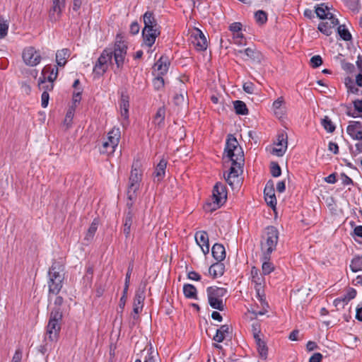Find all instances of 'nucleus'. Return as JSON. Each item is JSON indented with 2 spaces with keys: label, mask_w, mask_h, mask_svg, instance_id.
<instances>
[{
  "label": "nucleus",
  "mask_w": 362,
  "mask_h": 362,
  "mask_svg": "<svg viewBox=\"0 0 362 362\" xmlns=\"http://www.w3.org/2000/svg\"><path fill=\"white\" fill-rule=\"evenodd\" d=\"M64 265L59 262L54 260L48 272L49 280L47 285L49 294L57 295L60 292L64 279Z\"/></svg>",
  "instance_id": "f257e3e1"
},
{
  "label": "nucleus",
  "mask_w": 362,
  "mask_h": 362,
  "mask_svg": "<svg viewBox=\"0 0 362 362\" xmlns=\"http://www.w3.org/2000/svg\"><path fill=\"white\" fill-rule=\"evenodd\" d=\"M223 159L225 163L232 162L235 164L244 162L243 151L233 134H229L226 139Z\"/></svg>",
  "instance_id": "f03ea898"
},
{
  "label": "nucleus",
  "mask_w": 362,
  "mask_h": 362,
  "mask_svg": "<svg viewBox=\"0 0 362 362\" xmlns=\"http://www.w3.org/2000/svg\"><path fill=\"white\" fill-rule=\"evenodd\" d=\"M63 314L60 308H54L49 314L47 334L51 341H57L61 330Z\"/></svg>",
  "instance_id": "7ed1b4c3"
},
{
  "label": "nucleus",
  "mask_w": 362,
  "mask_h": 362,
  "mask_svg": "<svg viewBox=\"0 0 362 362\" xmlns=\"http://www.w3.org/2000/svg\"><path fill=\"white\" fill-rule=\"evenodd\" d=\"M227 199L226 187L222 182H216L212 191L211 202L204 206L206 211H214L220 208Z\"/></svg>",
  "instance_id": "20e7f679"
},
{
  "label": "nucleus",
  "mask_w": 362,
  "mask_h": 362,
  "mask_svg": "<svg viewBox=\"0 0 362 362\" xmlns=\"http://www.w3.org/2000/svg\"><path fill=\"white\" fill-rule=\"evenodd\" d=\"M278 240V229L273 226L267 227L265 229V234L262 237V240L261 242V248L263 254H266V255H271L272 252L276 250Z\"/></svg>",
  "instance_id": "39448f33"
},
{
  "label": "nucleus",
  "mask_w": 362,
  "mask_h": 362,
  "mask_svg": "<svg viewBox=\"0 0 362 362\" xmlns=\"http://www.w3.org/2000/svg\"><path fill=\"white\" fill-rule=\"evenodd\" d=\"M206 293L209 305L214 309L223 311L224 304L222 298L226 295L227 289L216 286H209L206 288Z\"/></svg>",
  "instance_id": "423d86ee"
},
{
  "label": "nucleus",
  "mask_w": 362,
  "mask_h": 362,
  "mask_svg": "<svg viewBox=\"0 0 362 362\" xmlns=\"http://www.w3.org/2000/svg\"><path fill=\"white\" fill-rule=\"evenodd\" d=\"M142 180V172L140 170V163L136 160L132 164V170L129 179L127 191H129L130 199L135 197V193L140 187V183Z\"/></svg>",
  "instance_id": "0eeeda50"
},
{
  "label": "nucleus",
  "mask_w": 362,
  "mask_h": 362,
  "mask_svg": "<svg viewBox=\"0 0 362 362\" xmlns=\"http://www.w3.org/2000/svg\"><path fill=\"white\" fill-rule=\"evenodd\" d=\"M120 139V131L119 128H113L108 132L107 140L105 141L100 148V152L108 156L113 154L117 147Z\"/></svg>",
  "instance_id": "6e6552de"
},
{
  "label": "nucleus",
  "mask_w": 362,
  "mask_h": 362,
  "mask_svg": "<svg viewBox=\"0 0 362 362\" xmlns=\"http://www.w3.org/2000/svg\"><path fill=\"white\" fill-rule=\"evenodd\" d=\"M22 57L25 64L30 66H37L41 61L40 52L31 46L23 49Z\"/></svg>",
  "instance_id": "1a4fd4ad"
},
{
  "label": "nucleus",
  "mask_w": 362,
  "mask_h": 362,
  "mask_svg": "<svg viewBox=\"0 0 362 362\" xmlns=\"http://www.w3.org/2000/svg\"><path fill=\"white\" fill-rule=\"evenodd\" d=\"M234 54L236 57H241L243 60H252L260 62L262 55L259 51L255 47H247L244 49H235Z\"/></svg>",
  "instance_id": "9d476101"
},
{
  "label": "nucleus",
  "mask_w": 362,
  "mask_h": 362,
  "mask_svg": "<svg viewBox=\"0 0 362 362\" xmlns=\"http://www.w3.org/2000/svg\"><path fill=\"white\" fill-rule=\"evenodd\" d=\"M52 4L49 10V20L52 23L59 21L62 11L65 8L66 0H52Z\"/></svg>",
  "instance_id": "9b49d317"
},
{
  "label": "nucleus",
  "mask_w": 362,
  "mask_h": 362,
  "mask_svg": "<svg viewBox=\"0 0 362 362\" xmlns=\"http://www.w3.org/2000/svg\"><path fill=\"white\" fill-rule=\"evenodd\" d=\"M127 47L124 42H117L112 50V57L118 69H122L127 54Z\"/></svg>",
  "instance_id": "f8f14e48"
},
{
  "label": "nucleus",
  "mask_w": 362,
  "mask_h": 362,
  "mask_svg": "<svg viewBox=\"0 0 362 362\" xmlns=\"http://www.w3.org/2000/svg\"><path fill=\"white\" fill-rule=\"evenodd\" d=\"M264 196L267 205L274 209L276 206V198L275 196V190L274 182L272 180L267 181L264 189Z\"/></svg>",
  "instance_id": "ddd939ff"
},
{
  "label": "nucleus",
  "mask_w": 362,
  "mask_h": 362,
  "mask_svg": "<svg viewBox=\"0 0 362 362\" xmlns=\"http://www.w3.org/2000/svg\"><path fill=\"white\" fill-rule=\"evenodd\" d=\"M160 34V31L159 28H144L142 30V37L144 44L148 47H152Z\"/></svg>",
  "instance_id": "4468645a"
},
{
  "label": "nucleus",
  "mask_w": 362,
  "mask_h": 362,
  "mask_svg": "<svg viewBox=\"0 0 362 362\" xmlns=\"http://www.w3.org/2000/svg\"><path fill=\"white\" fill-rule=\"evenodd\" d=\"M192 43L195 48L199 51H204L207 47V41L203 33L197 29L195 32L191 35Z\"/></svg>",
  "instance_id": "2eb2a0df"
},
{
  "label": "nucleus",
  "mask_w": 362,
  "mask_h": 362,
  "mask_svg": "<svg viewBox=\"0 0 362 362\" xmlns=\"http://www.w3.org/2000/svg\"><path fill=\"white\" fill-rule=\"evenodd\" d=\"M347 134L354 140H362V123L358 121H351L346 128Z\"/></svg>",
  "instance_id": "dca6fc26"
},
{
  "label": "nucleus",
  "mask_w": 362,
  "mask_h": 362,
  "mask_svg": "<svg viewBox=\"0 0 362 362\" xmlns=\"http://www.w3.org/2000/svg\"><path fill=\"white\" fill-rule=\"evenodd\" d=\"M287 134L284 133H280L277 136V143L276 145L277 146H280V148H277V147L274 148L272 150V153L279 156L281 157L284 155L286 153V151L287 149Z\"/></svg>",
  "instance_id": "f3484780"
},
{
  "label": "nucleus",
  "mask_w": 362,
  "mask_h": 362,
  "mask_svg": "<svg viewBox=\"0 0 362 362\" xmlns=\"http://www.w3.org/2000/svg\"><path fill=\"white\" fill-rule=\"evenodd\" d=\"M230 163H231V165L229 168V171L227 175H224V177L228 184L230 186H233L235 181H238V180L239 171L240 170L242 172L241 168L243 163H242L241 164H235L232 163V162Z\"/></svg>",
  "instance_id": "a211bd4d"
},
{
  "label": "nucleus",
  "mask_w": 362,
  "mask_h": 362,
  "mask_svg": "<svg viewBox=\"0 0 362 362\" xmlns=\"http://www.w3.org/2000/svg\"><path fill=\"white\" fill-rule=\"evenodd\" d=\"M329 22H322L318 25V30L326 35L329 36L332 33V29L339 24V20L333 15L331 14L329 17Z\"/></svg>",
  "instance_id": "6ab92c4d"
},
{
  "label": "nucleus",
  "mask_w": 362,
  "mask_h": 362,
  "mask_svg": "<svg viewBox=\"0 0 362 362\" xmlns=\"http://www.w3.org/2000/svg\"><path fill=\"white\" fill-rule=\"evenodd\" d=\"M170 60L168 57L163 55L154 64V71L157 72L156 75L164 76L167 74L169 66Z\"/></svg>",
  "instance_id": "aec40b11"
},
{
  "label": "nucleus",
  "mask_w": 362,
  "mask_h": 362,
  "mask_svg": "<svg viewBox=\"0 0 362 362\" xmlns=\"http://www.w3.org/2000/svg\"><path fill=\"white\" fill-rule=\"evenodd\" d=\"M195 240L197 243L202 248L204 254L209 252V235L206 231H198L195 233Z\"/></svg>",
  "instance_id": "412c9836"
},
{
  "label": "nucleus",
  "mask_w": 362,
  "mask_h": 362,
  "mask_svg": "<svg viewBox=\"0 0 362 362\" xmlns=\"http://www.w3.org/2000/svg\"><path fill=\"white\" fill-rule=\"evenodd\" d=\"M119 107L121 116L128 123L129 119V97L127 94L122 93L119 101Z\"/></svg>",
  "instance_id": "4be33fe9"
},
{
  "label": "nucleus",
  "mask_w": 362,
  "mask_h": 362,
  "mask_svg": "<svg viewBox=\"0 0 362 362\" xmlns=\"http://www.w3.org/2000/svg\"><path fill=\"white\" fill-rule=\"evenodd\" d=\"M58 75V68L57 66L52 67L51 66H46L42 71L41 76H46V81L48 82L54 83Z\"/></svg>",
  "instance_id": "5701e85b"
},
{
  "label": "nucleus",
  "mask_w": 362,
  "mask_h": 362,
  "mask_svg": "<svg viewBox=\"0 0 362 362\" xmlns=\"http://www.w3.org/2000/svg\"><path fill=\"white\" fill-rule=\"evenodd\" d=\"M213 257L218 262H221L226 258L225 247L222 244L215 243L211 249Z\"/></svg>",
  "instance_id": "b1692460"
},
{
  "label": "nucleus",
  "mask_w": 362,
  "mask_h": 362,
  "mask_svg": "<svg viewBox=\"0 0 362 362\" xmlns=\"http://www.w3.org/2000/svg\"><path fill=\"white\" fill-rule=\"evenodd\" d=\"M271 255L263 254L262 257V270L264 275H268L274 270V266L270 261Z\"/></svg>",
  "instance_id": "393cba45"
},
{
  "label": "nucleus",
  "mask_w": 362,
  "mask_h": 362,
  "mask_svg": "<svg viewBox=\"0 0 362 362\" xmlns=\"http://www.w3.org/2000/svg\"><path fill=\"white\" fill-rule=\"evenodd\" d=\"M70 49L67 48L58 50L56 53V61L57 65L59 66H64L66 63V59L70 57Z\"/></svg>",
  "instance_id": "a878e982"
},
{
  "label": "nucleus",
  "mask_w": 362,
  "mask_h": 362,
  "mask_svg": "<svg viewBox=\"0 0 362 362\" xmlns=\"http://www.w3.org/2000/svg\"><path fill=\"white\" fill-rule=\"evenodd\" d=\"M144 28H160L157 23L156 20L154 18L153 13L151 11H146L144 16Z\"/></svg>",
  "instance_id": "bb28decb"
},
{
  "label": "nucleus",
  "mask_w": 362,
  "mask_h": 362,
  "mask_svg": "<svg viewBox=\"0 0 362 362\" xmlns=\"http://www.w3.org/2000/svg\"><path fill=\"white\" fill-rule=\"evenodd\" d=\"M133 216L131 215V212H125L124 217L123 223V233L126 238H128L130 235L131 227L133 223Z\"/></svg>",
  "instance_id": "cd10ccee"
},
{
  "label": "nucleus",
  "mask_w": 362,
  "mask_h": 362,
  "mask_svg": "<svg viewBox=\"0 0 362 362\" xmlns=\"http://www.w3.org/2000/svg\"><path fill=\"white\" fill-rule=\"evenodd\" d=\"M329 7L324 3L315 6V12L317 16L320 19H329L332 13L329 11Z\"/></svg>",
  "instance_id": "c85d7f7f"
},
{
  "label": "nucleus",
  "mask_w": 362,
  "mask_h": 362,
  "mask_svg": "<svg viewBox=\"0 0 362 362\" xmlns=\"http://www.w3.org/2000/svg\"><path fill=\"white\" fill-rule=\"evenodd\" d=\"M183 293L185 298L189 299H198L197 290L196 287L190 284H185L183 286Z\"/></svg>",
  "instance_id": "c756f323"
},
{
  "label": "nucleus",
  "mask_w": 362,
  "mask_h": 362,
  "mask_svg": "<svg viewBox=\"0 0 362 362\" xmlns=\"http://www.w3.org/2000/svg\"><path fill=\"white\" fill-rule=\"evenodd\" d=\"M252 282L255 284V287L263 286L264 278L259 274V271L255 267L251 269Z\"/></svg>",
  "instance_id": "7c9ffc66"
},
{
  "label": "nucleus",
  "mask_w": 362,
  "mask_h": 362,
  "mask_svg": "<svg viewBox=\"0 0 362 362\" xmlns=\"http://www.w3.org/2000/svg\"><path fill=\"white\" fill-rule=\"evenodd\" d=\"M224 264L218 262L213 264L209 269V272L214 279L222 276L224 273Z\"/></svg>",
  "instance_id": "2f4dec72"
},
{
  "label": "nucleus",
  "mask_w": 362,
  "mask_h": 362,
  "mask_svg": "<svg viewBox=\"0 0 362 362\" xmlns=\"http://www.w3.org/2000/svg\"><path fill=\"white\" fill-rule=\"evenodd\" d=\"M230 327L228 325H223L216 330L213 339L218 343L222 342L226 338V334L229 332Z\"/></svg>",
  "instance_id": "473e14b6"
},
{
  "label": "nucleus",
  "mask_w": 362,
  "mask_h": 362,
  "mask_svg": "<svg viewBox=\"0 0 362 362\" xmlns=\"http://www.w3.org/2000/svg\"><path fill=\"white\" fill-rule=\"evenodd\" d=\"M99 225V221L98 218H94L88 228L87 233L85 235L84 240L90 242L93 239V237L97 231L98 226Z\"/></svg>",
  "instance_id": "72a5a7b5"
},
{
  "label": "nucleus",
  "mask_w": 362,
  "mask_h": 362,
  "mask_svg": "<svg viewBox=\"0 0 362 362\" xmlns=\"http://www.w3.org/2000/svg\"><path fill=\"white\" fill-rule=\"evenodd\" d=\"M165 117V108L164 107H160L157 110L156 115L153 118V122L159 127H163L164 126Z\"/></svg>",
  "instance_id": "f704fd0d"
},
{
  "label": "nucleus",
  "mask_w": 362,
  "mask_h": 362,
  "mask_svg": "<svg viewBox=\"0 0 362 362\" xmlns=\"http://www.w3.org/2000/svg\"><path fill=\"white\" fill-rule=\"evenodd\" d=\"M167 160L162 158L156 167L155 175L158 177V180L163 179L165 174V169L167 166Z\"/></svg>",
  "instance_id": "c9c22d12"
},
{
  "label": "nucleus",
  "mask_w": 362,
  "mask_h": 362,
  "mask_svg": "<svg viewBox=\"0 0 362 362\" xmlns=\"http://www.w3.org/2000/svg\"><path fill=\"white\" fill-rule=\"evenodd\" d=\"M257 345V351L259 353V357L263 359L266 360L268 356V348L267 346L262 339H258L257 341L255 342Z\"/></svg>",
  "instance_id": "e433bc0d"
},
{
  "label": "nucleus",
  "mask_w": 362,
  "mask_h": 362,
  "mask_svg": "<svg viewBox=\"0 0 362 362\" xmlns=\"http://www.w3.org/2000/svg\"><path fill=\"white\" fill-rule=\"evenodd\" d=\"M284 100L282 97L278 98L272 105L273 110L275 115L277 117H281L284 115V110L281 108L282 105L284 104Z\"/></svg>",
  "instance_id": "4c0bfd02"
},
{
  "label": "nucleus",
  "mask_w": 362,
  "mask_h": 362,
  "mask_svg": "<svg viewBox=\"0 0 362 362\" xmlns=\"http://www.w3.org/2000/svg\"><path fill=\"white\" fill-rule=\"evenodd\" d=\"M144 299L145 288H143L142 289L139 288L136 291L133 305L143 308Z\"/></svg>",
  "instance_id": "58836bf2"
},
{
  "label": "nucleus",
  "mask_w": 362,
  "mask_h": 362,
  "mask_svg": "<svg viewBox=\"0 0 362 362\" xmlns=\"http://www.w3.org/2000/svg\"><path fill=\"white\" fill-rule=\"evenodd\" d=\"M234 109L237 115H245L248 113V110L245 103L242 100H235L233 103Z\"/></svg>",
  "instance_id": "ea45409f"
},
{
  "label": "nucleus",
  "mask_w": 362,
  "mask_h": 362,
  "mask_svg": "<svg viewBox=\"0 0 362 362\" xmlns=\"http://www.w3.org/2000/svg\"><path fill=\"white\" fill-rule=\"evenodd\" d=\"M350 269L353 272L362 271V256H355L351 259Z\"/></svg>",
  "instance_id": "a19ab883"
},
{
  "label": "nucleus",
  "mask_w": 362,
  "mask_h": 362,
  "mask_svg": "<svg viewBox=\"0 0 362 362\" xmlns=\"http://www.w3.org/2000/svg\"><path fill=\"white\" fill-rule=\"evenodd\" d=\"M107 65L98 59L93 67V73L98 76H101L107 71Z\"/></svg>",
  "instance_id": "79ce46f5"
},
{
  "label": "nucleus",
  "mask_w": 362,
  "mask_h": 362,
  "mask_svg": "<svg viewBox=\"0 0 362 362\" xmlns=\"http://www.w3.org/2000/svg\"><path fill=\"white\" fill-rule=\"evenodd\" d=\"M38 86L40 89L44 90L47 93L52 90L54 88V83L47 81L45 76L39 78Z\"/></svg>",
  "instance_id": "37998d69"
},
{
  "label": "nucleus",
  "mask_w": 362,
  "mask_h": 362,
  "mask_svg": "<svg viewBox=\"0 0 362 362\" xmlns=\"http://www.w3.org/2000/svg\"><path fill=\"white\" fill-rule=\"evenodd\" d=\"M112 54L113 52L112 49H105L103 51L98 59L108 66L109 64L112 63Z\"/></svg>",
  "instance_id": "c03bdc74"
},
{
  "label": "nucleus",
  "mask_w": 362,
  "mask_h": 362,
  "mask_svg": "<svg viewBox=\"0 0 362 362\" xmlns=\"http://www.w3.org/2000/svg\"><path fill=\"white\" fill-rule=\"evenodd\" d=\"M256 291V297L261 303L262 308H268L269 305L266 300V296L264 293V291L263 289V286L255 287Z\"/></svg>",
  "instance_id": "a18cd8bd"
},
{
  "label": "nucleus",
  "mask_w": 362,
  "mask_h": 362,
  "mask_svg": "<svg viewBox=\"0 0 362 362\" xmlns=\"http://www.w3.org/2000/svg\"><path fill=\"white\" fill-rule=\"evenodd\" d=\"M74 112H75V107L74 105H71L67 110L64 120V124L66 126V128L71 127V126L72 124L74 116Z\"/></svg>",
  "instance_id": "49530a36"
},
{
  "label": "nucleus",
  "mask_w": 362,
  "mask_h": 362,
  "mask_svg": "<svg viewBox=\"0 0 362 362\" xmlns=\"http://www.w3.org/2000/svg\"><path fill=\"white\" fill-rule=\"evenodd\" d=\"M337 33L340 37L344 41H349L352 38L350 32L345 28L344 25H339Z\"/></svg>",
  "instance_id": "de8ad7c7"
},
{
  "label": "nucleus",
  "mask_w": 362,
  "mask_h": 362,
  "mask_svg": "<svg viewBox=\"0 0 362 362\" xmlns=\"http://www.w3.org/2000/svg\"><path fill=\"white\" fill-rule=\"evenodd\" d=\"M354 110L357 112V114L354 112H351V111L347 112V115L352 117H357L360 114H362V100H356L353 102Z\"/></svg>",
  "instance_id": "09e8293b"
},
{
  "label": "nucleus",
  "mask_w": 362,
  "mask_h": 362,
  "mask_svg": "<svg viewBox=\"0 0 362 362\" xmlns=\"http://www.w3.org/2000/svg\"><path fill=\"white\" fill-rule=\"evenodd\" d=\"M321 124L327 132L332 133L335 130V125L327 116L322 119Z\"/></svg>",
  "instance_id": "8fccbe9b"
},
{
  "label": "nucleus",
  "mask_w": 362,
  "mask_h": 362,
  "mask_svg": "<svg viewBox=\"0 0 362 362\" xmlns=\"http://www.w3.org/2000/svg\"><path fill=\"white\" fill-rule=\"evenodd\" d=\"M8 24L7 21L0 16V38L3 39L7 35Z\"/></svg>",
  "instance_id": "3c124183"
},
{
  "label": "nucleus",
  "mask_w": 362,
  "mask_h": 362,
  "mask_svg": "<svg viewBox=\"0 0 362 362\" xmlns=\"http://www.w3.org/2000/svg\"><path fill=\"white\" fill-rule=\"evenodd\" d=\"M255 18L256 21L259 24H264L267 21V13L262 10H259L257 12H255Z\"/></svg>",
  "instance_id": "603ef678"
},
{
  "label": "nucleus",
  "mask_w": 362,
  "mask_h": 362,
  "mask_svg": "<svg viewBox=\"0 0 362 362\" xmlns=\"http://www.w3.org/2000/svg\"><path fill=\"white\" fill-rule=\"evenodd\" d=\"M346 86L348 89V92H350L354 94H357L359 91L358 88L357 87V84H354L351 78H348L346 79L345 82Z\"/></svg>",
  "instance_id": "864d4df0"
},
{
  "label": "nucleus",
  "mask_w": 362,
  "mask_h": 362,
  "mask_svg": "<svg viewBox=\"0 0 362 362\" xmlns=\"http://www.w3.org/2000/svg\"><path fill=\"white\" fill-rule=\"evenodd\" d=\"M163 76L156 75L153 81V85L156 90H158L164 87Z\"/></svg>",
  "instance_id": "5fc2aeb1"
},
{
  "label": "nucleus",
  "mask_w": 362,
  "mask_h": 362,
  "mask_svg": "<svg viewBox=\"0 0 362 362\" xmlns=\"http://www.w3.org/2000/svg\"><path fill=\"white\" fill-rule=\"evenodd\" d=\"M270 172L273 177H277L281 175V170L279 165L276 162H272Z\"/></svg>",
  "instance_id": "6e6d98bb"
},
{
  "label": "nucleus",
  "mask_w": 362,
  "mask_h": 362,
  "mask_svg": "<svg viewBox=\"0 0 362 362\" xmlns=\"http://www.w3.org/2000/svg\"><path fill=\"white\" fill-rule=\"evenodd\" d=\"M346 6L353 11H358L359 0H344Z\"/></svg>",
  "instance_id": "4d7b16f0"
},
{
  "label": "nucleus",
  "mask_w": 362,
  "mask_h": 362,
  "mask_svg": "<svg viewBox=\"0 0 362 362\" xmlns=\"http://www.w3.org/2000/svg\"><path fill=\"white\" fill-rule=\"evenodd\" d=\"M346 299L347 298L345 297L344 295L341 296V297H339V298H336L334 300V306L337 307V308H339V307L343 308L349 303V300H346Z\"/></svg>",
  "instance_id": "13d9d810"
},
{
  "label": "nucleus",
  "mask_w": 362,
  "mask_h": 362,
  "mask_svg": "<svg viewBox=\"0 0 362 362\" xmlns=\"http://www.w3.org/2000/svg\"><path fill=\"white\" fill-rule=\"evenodd\" d=\"M322 64V59L320 55L313 56L310 59V65L313 68H317Z\"/></svg>",
  "instance_id": "bf43d9fd"
},
{
  "label": "nucleus",
  "mask_w": 362,
  "mask_h": 362,
  "mask_svg": "<svg viewBox=\"0 0 362 362\" xmlns=\"http://www.w3.org/2000/svg\"><path fill=\"white\" fill-rule=\"evenodd\" d=\"M229 30L233 33V35L240 33V31L242 30V24L239 22H235L230 24Z\"/></svg>",
  "instance_id": "052dcab7"
},
{
  "label": "nucleus",
  "mask_w": 362,
  "mask_h": 362,
  "mask_svg": "<svg viewBox=\"0 0 362 362\" xmlns=\"http://www.w3.org/2000/svg\"><path fill=\"white\" fill-rule=\"evenodd\" d=\"M127 199H128V201L127 202V206L128 210L127 212H131V215L134 216L132 208H133L134 202L137 197V194L135 193V197L132 199H130L129 191H127Z\"/></svg>",
  "instance_id": "680f3d73"
},
{
  "label": "nucleus",
  "mask_w": 362,
  "mask_h": 362,
  "mask_svg": "<svg viewBox=\"0 0 362 362\" xmlns=\"http://www.w3.org/2000/svg\"><path fill=\"white\" fill-rule=\"evenodd\" d=\"M234 43L238 45H245L246 42L245 39L242 33H238L233 35Z\"/></svg>",
  "instance_id": "e2e57ef3"
},
{
  "label": "nucleus",
  "mask_w": 362,
  "mask_h": 362,
  "mask_svg": "<svg viewBox=\"0 0 362 362\" xmlns=\"http://www.w3.org/2000/svg\"><path fill=\"white\" fill-rule=\"evenodd\" d=\"M49 93H47V91H43L41 95V105L42 107L45 108L47 107L49 103Z\"/></svg>",
  "instance_id": "0e129e2a"
},
{
  "label": "nucleus",
  "mask_w": 362,
  "mask_h": 362,
  "mask_svg": "<svg viewBox=\"0 0 362 362\" xmlns=\"http://www.w3.org/2000/svg\"><path fill=\"white\" fill-rule=\"evenodd\" d=\"M23 356L22 349L18 348L12 358L11 362H21Z\"/></svg>",
  "instance_id": "69168bd1"
},
{
  "label": "nucleus",
  "mask_w": 362,
  "mask_h": 362,
  "mask_svg": "<svg viewBox=\"0 0 362 362\" xmlns=\"http://www.w3.org/2000/svg\"><path fill=\"white\" fill-rule=\"evenodd\" d=\"M357 292L356 290L354 288H349L346 293L344 295L345 297L347 298L346 300H349V302L354 299L356 296Z\"/></svg>",
  "instance_id": "338daca9"
},
{
  "label": "nucleus",
  "mask_w": 362,
  "mask_h": 362,
  "mask_svg": "<svg viewBox=\"0 0 362 362\" xmlns=\"http://www.w3.org/2000/svg\"><path fill=\"white\" fill-rule=\"evenodd\" d=\"M140 30V26L139 23L136 21H134L131 23L130 28H129V32L132 35H136L139 33Z\"/></svg>",
  "instance_id": "774afa93"
}]
</instances>
